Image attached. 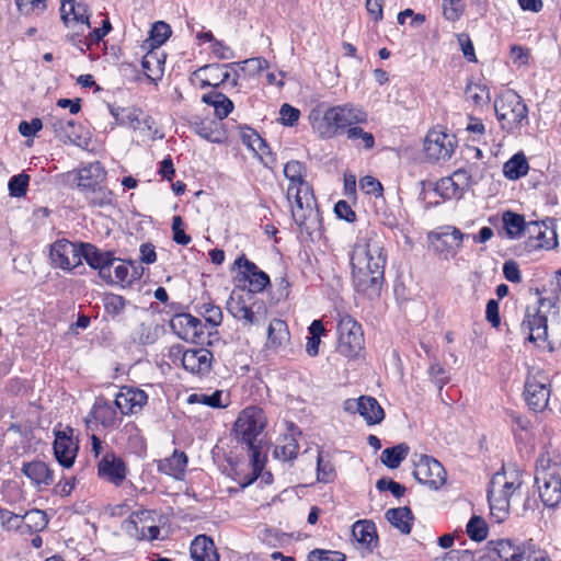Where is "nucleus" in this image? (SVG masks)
Returning a JSON list of instances; mask_svg holds the SVG:
<instances>
[{
  "label": "nucleus",
  "instance_id": "f257e3e1",
  "mask_svg": "<svg viewBox=\"0 0 561 561\" xmlns=\"http://www.w3.org/2000/svg\"><path fill=\"white\" fill-rule=\"evenodd\" d=\"M388 254L385 238L374 231L355 244L352 256V279L356 291L369 298L380 295L385 283Z\"/></svg>",
  "mask_w": 561,
  "mask_h": 561
},
{
  "label": "nucleus",
  "instance_id": "f03ea898",
  "mask_svg": "<svg viewBox=\"0 0 561 561\" xmlns=\"http://www.w3.org/2000/svg\"><path fill=\"white\" fill-rule=\"evenodd\" d=\"M309 121L321 139H332L345 134L353 125L367 124L368 113L362 105L346 102L329 106L323 113L312 110Z\"/></svg>",
  "mask_w": 561,
  "mask_h": 561
},
{
  "label": "nucleus",
  "instance_id": "7ed1b4c3",
  "mask_svg": "<svg viewBox=\"0 0 561 561\" xmlns=\"http://www.w3.org/2000/svg\"><path fill=\"white\" fill-rule=\"evenodd\" d=\"M266 424V415L263 409L257 405L244 408L239 413L233 424V433L237 442L245 445L250 451L254 479L257 478L264 467L261 460L262 447L259 436L263 433Z\"/></svg>",
  "mask_w": 561,
  "mask_h": 561
},
{
  "label": "nucleus",
  "instance_id": "20e7f679",
  "mask_svg": "<svg viewBox=\"0 0 561 561\" xmlns=\"http://www.w3.org/2000/svg\"><path fill=\"white\" fill-rule=\"evenodd\" d=\"M535 483L542 504L556 508L561 502V474L559 456L545 449L536 460Z\"/></svg>",
  "mask_w": 561,
  "mask_h": 561
},
{
  "label": "nucleus",
  "instance_id": "39448f33",
  "mask_svg": "<svg viewBox=\"0 0 561 561\" xmlns=\"http://www.w3.org/2000/svg\"><path fill=\"white\" fill-rule=\"evenodd\" d=\"M494 111L501 129L507 135L519 137L529 125L528 106L514 90H506L494 100Z\"/></svg>",
  "mask_w": 561,
  "mask_h": 561
},
{
  "label": "nucleus",
  "instance_id": "423d86ee",
  "mask_svg": "<svg viewBox=\"0 0 561 561\" xmlns=\"http://www.w3.org/2000/svg\"><path fill=\"white\" fill-rule=\"evenodd\" d=\"M522 486V479L513 474L508 479L506 472H496L488 488V502L492 518L496 523L504 522L510 515V500Z\"/></svg>",
  "mask_w": 561,
  "mask_h": 561
},
{
  "label": "nucleus",
  "instance_id": "0eeeda50",
  "mask_svg": "<svg viewBox=\"0 0 561 561\" xmlns=\"http://www.w3.org/2000/svg\"><path fill=\"white\" fill-rule=\"evenodd\" d=\"M287 199L291 206L294 221L301 229L314 230L320 222V215L311 185H288Z\"/></svg>",
  "mask_w": 561,
  "mask_h": 561
},
{
  "label": "nucleus",
  "instance_id": "6e6552de",
  "mask_svg": "<svg viewBox=\"0 0 561 561\" xmlns=\"http://www.w3.org/2000/svg\"><path fill=\"white\" fill-rule=\"evenodd\" d=\"M336 329L339 334L337 351L347 358H356L365 345L360 323L345 313L340 316Z\"/></svg>",
  "mask_w": 561,
  "mask_h": 561
},
{
  "label": "nucleus",
  "instance_id": "1a4fd4ad",
  "mask_svg": "<svg viewBox=\"0 0 561 561\" xmlns=\"http://www.w3.org/2000/svg\"><path fill=\"white\" fill-rule=\"evenodd\" d=\"M413 476L421 484L438 490L446 483L447 473L443 465L432 456L413 455Z\"/></svg>",
  "mask_w": 561,
  "mask_h": 561
},
{
  "label": "nucleus",
  "instance_id": "9d476101",
  "mask_svg": "<svg viewBox=\"0 0 561 561\" xmlns=\"http://www.w3.org/2000/svg\"><path fill=\"white\" fill-rule=\"evenodd\" d=\"M550 380L541 371L529 374L525 381L524 396L529 409L541 412L548 407Z\"/></svg>",
  "mask_w": 561,
  "mask_h": 561
},
{
  "label": "nucleus",
  "instance_id": "9b49d317",
  "mask_svg": "<svg viewBox=\"0 0 561 561\" xmlns=\"http://www.w3.org/2000/svg\"><path fill=\"white\" fill-rule=\"evenodd\" d=\"M48 124L51 126L55 137L64 144H71L80 148H87L90 137L81 124L72 118L50 116Z\"/></svg>",
  "mask_w": 561,
  "mask_h": 561
},
{
  "label": "nucleus",
  "instance_id": "f8f14e48",
  "mask_svg": "<svg viewBox=\"0 0 561 561\" xmlns=\"http://www.w3.org/2000/svg\"><path fill=\"white\" fill-rule=\"evenodd\" d=\"M539 306H528L525 318L522 322V329L529 332L527 340L531 343L545 342L548 337L547 317L541 312L542 307H552L551 300L539 299Z\"/></svg>",
  "mask_w": 561,
  "mask_h": 561
},
{
  "label": "nucleus",
  "instance_id": "ddd939ff",
  "mask_svg": "<svg viewBox=\"0 0 561 561\" xmlns=\"http://www.w3.org/2000/svg\"><path fill=\"white\" fill-rule=\"evenodd\" d=\"M99 271V276L105 282H112V266L119 261L112 251H103L92 243H81V261Z\"/></svg>",
  "mask_w": 561,
  "mask_h": 561
},
{
  "label": "nucleus",
  "instance_id": "4468645a",
  "mask_svg": "<svg viewBox=\"0 0 561 561\" xmlns=\"http://www.w3.org/2000/svg\"><path fill=\"white\" fill-rule=\"evenodd\" d=\"M50 260L55 267L71 271L81 264V243L58 239L50 245Z\"/></svg>",
  "mask_w": 561,
  "mask_h": 561
},
{
  "label": "nucleus",
  "instance_id": "2eb2a0df",
  "mask_svg": "<svg viewBox=\"0 0 561 561\" xmlns=\"http://www.w3.org/2000/svg\"><path fill=\"white\" fill-rule=\"evenodd\" d=\"M455 149L454 136L442 130H430L424 140V152L430 161L447 160Z\"/></svg>",
  "mask_w": 561,
  "mask_h": 561
},
{
  "label": "nucleus",
  "instance_id": "dca6fc26",
  "mask_svg": "<svg viewBox=\"0 0 561 561\" xmlns=\"http://www.w3.org/2000/svg\"><path fill=\"white\" fill-rule=\"evenodd\" d=\"M530 247L536 249H553L558 244L557 222L553 218L527 224Z\"/></svg>",
  "mask_w": 561,
  "mask_h": 561
},
{
  "label": "nucleus",
  "instance_id": "f3484780",
  "mask_svg": "<svg viewBox=\"0 0 561 561\" xmlns=\"http://www.w3.org/2000/svg\"><path fill=\"white\" fill-rule=\"evenodd\" d=\"M170 328L181 340L190 343H201L205 325L191 313H176L170 320Z\"/></svg>",
  "mask_w": 561,
  "mask_h": 561
},
{
  "label": "nucleus",
  "instance_id": "a211bd4d",
  "mask_svg": "<svg viewBox=\"0 0 561 561\" xmlns=\"http://www.w3.org/2000/svg\"><path fill=\"white\" fill-rule=\"evenodd\" d=\"M65 176L68 183H75L82 193H87L105 181L106 172L100 162H93L78 170L69 171Z\"/></svg>",
  "mask_w": 561,
  "mask_h": 561
},
{
  "label": "nucleus",
  "instance_id": "6ab92c4d",
  "mask_svg": "<svg viewBox=\"0 0 561 561\" xmlns=\"http://www.w3.org/2000/svg\"><path fill=\"white\" fill-rule=\"evenodd\" d=\"M79 450L78 442L73 439V430L70 426L55 431L54 455L64 468H71Z\"/></svg>",
  "mask_w": 561,
  "mask_h": 561
},
{
  "label": "nucleus",
  "instance_id": "aec40b11",
  "mask_svg": "<svg viewBox=\"0 0 561 561\" xmlns=\"http://www.w3.org/2000/svg\"><path fill=\"white\" fill-rule=\"evenodd\" d=\"M344 410L350 413H358L368 425L379 424L385 419L383 409L379 402L370 396L345 400Z\"/></svg>",
  "mask_w": 561,
  "mask_h": 561
},
{
  "label": "nucleus",
  "instance_id": "412c9836",
  "mask_svg": "<svg viewBox=\"0 0 561 561\" xmlns=\"http://www.w3.org/2000/svg\"><path fill=\"white\" fill-rule=\"evenodd\" d=\"M490 558L493 561H527L529 552L535 546L533 542L518 546L508 539L490 541Z\"/></svg>",
  "mask_w": 561,
  "mask_h": 561
},
{
  "label": "nucleus",
  "instance_id": "4be33fe9",
  "mask_svg": "<svg viewBox=\"0 0 561 561\" xmlns=\"http://www.w3.org/2000/svg\"><path fill=\"white\" fill-rule=\"evenodd\" d=\"M147 402L148 394L139 388L124 386L115 394V405L123 415L140 412Z\"/></svg>",
  "mask_w": 561,
  "mask_h": 561
},
{
  "label": "nucleus",
  "instance_id": "5701e85b",
  "mask_svg": "<svg viewBox=\"0 0 561 561\" xmlns=\"http://www.w3.org/2000/svg\"><path fill=\"white\" fill-rule=\"evenodd\" d=\"M179 352H182L181 363L186 371L201 376H206L210 373L214 356L209 350L201 347L185 351L179 350Z\"/></svg>",
  "mask_w": 561,
  "mask_h": 561
},
{
  "label": "nucleus",
  "instance_id": "b1692460",
  "mask_svg": "<svg viewBox=\"0 0 561 561\" xmlns=\"http://www.w3.org/2000/svg\"><path fill=\"white\" fill-rule=\"evenodd\" d=\"M233 265L240 270L241 279L249 283L251 293H261L270 284L268 275L248 260L244 254L237 257Z\"/></svg>",
  "mask_w": 561,
  "mask_h": 561
},
{
  "label": "nucleus",
  "instance_id": "393cba45",
  "mask_svg": "<svg viewBox=\"0 0 561 561\" xmlns=\"http://www.w3.org/2000/svg\"><path fill=\"white\" fill-rule=\"evenodd\" d=\"M98 474L115 485H121L126 479L127 467L121 457L107 451L98 463Z\"/></svg>",
  "mask_w": 561,
  "mask_h": 561
},
{
  "label": "nucleus",
  "instance_id": "a878e982",
  "mask_svg": "<svg viewBox=\"0 0 561 561\" xmlns=\"http://www.w3.org/2000/svg\"><path fill=\"white\" fill-rule=\"evenodd\" d=\"M190 124L196 135L209 142L222 144L227 139V131L220 121L194 117Z\"/></svg>",
  "mask_w": 561,
  "mask_h": 561
},
{
  "label": "nucleus",
  "instance_id": "bb28decb",
  "mask_svg": "<svg viewBox=\"0 0 561 561\" xmlns=\"http://www.w3.org/2000/svg\"><path fill=\"white\" fill-rule=\"evenodd\" d=\"M118 411L115 401L111 402L105 397L99 396L93 403L91 415L103 427L114 428L117 427L122 421L118 416Z\"/></svg>",
  "mask_w": 561,
  "mask_h": 561
},
{
  "label": "nucleus",
  "instance_id": "cd10ccee",
  "mask_svg": "<svg viewBox=\"0 0 561 561\" xmlns=\"http://www.w3.org/2000/svg\"><path fill=\"white\" fill-rule=\"evenodd\" d=\"M190 554L193 561H219L214 540L206 535H198L191 542Z\"/></svg>",
  "mask_w": 561,
  "mask_h": 561
},
{
  "label": "nucleus",
  "instance_id": "c85d7f7f",
  "mask_svg": "<svg viewBox=\"0 0 561 561\" xmlns=\"http://www.w3.org/2000/svg\"><path fill=\"white\" fill-rule=\"evenodd\" d=\"M187 461L188 459L184 451L174 449L170 457L158 461V471L176 480H181L184 476Z\"/></svg>",
  "mask_w": 561,
  "mask_h": 561
},
{
  "label": "nucleus",
  "instance_id": "c756f323",
  "mask_svg": "<svg viewBox=\"0 0 561 561\" xmlns=\"http://www.w3.org/2000/svg\"><path fill=\"white\" fill-rule=\"evenodd\" d=\"M22 472L37 488H41L42 485L47 486L54 482L53 471L44 461L41 460H33L23 463Z\"/></svg>",
  "mask_w": 561,
  "mask_h": 561
},
{
  "label": "nucleus",
  "instance_id": "7c9ffc66",
  "mask_svg": "<svg viewBox=\"0 0 561 561\" xmlns=\"http://www.w3.org/2000/svg\"><path fill=\"white\" fill-rule=\"evenodd\" d=\"M60 18L66 27L70 26V22H90L88 4L73 0H60Z\"/></svg>",
  "mask_w": 561,
  "mask_h": 561
},
{
  "label": "nucleus",
  "instance_id": "2f4dec72",
  "mask_svg": "<svg viewBox=\"0 0 561 561\" xmlns=\"http://www.w3.org/2000/svg\"><path fill=\"white\" fill-rule=\"evenodd\" d=\"M289 434H286L282 437L278 445H276L274 449V456L277 459L284 460V461H290L294 460L299 451V444L295 437L296 434H300L299 428L294 424L290 423L289 425Z\"/></svg>",
  "mask_w": 561,
  "mask_h": 561
},
{
  "label": "nucleus",
  "instance_id": "473e14b6",
  "mask_svg": "<svg viewBox=\"0 0 561 561\" xmlns=\"http://www.w3.org/2000/svg\"><path fill=\"white\" fill-rule=\"evenodd\" d=\"M352 535L362 546L373 551L378 543L376 525L371 520H357L352 528Z\"/></svg>",
  "mask_w": 561,
  "mask_h": 561
},
{
  "label": "nucleus",
  "instance_id": "72a5a7b5",
  "mask_svg": "<svg viewBox=\"0 0 561 561\" xmlns=\"http://www.w3.org/2000/svg\"><path fill=\"white\" fill-rule=\"evenodd\" d=\"M108 110L112 116L115 118L116 124L128 127L133 130L141 128L140 119L144 115V112L140 108L134 106L119 107L108 104Z\"/></svg>",
  "mask_w": 561,
  "mask_h": 561
},
{
  "label": "nucleus",
  "instance_id": "f704fd0d",
  "mask_svg": "<svg viewBox=\"0 0 561 561\" xmlns=\"http://www.w3.org/2000/svg\"><path fill=\"white\" fill-rule=\"evenodd\" d=\"M202 102L213 106L216 119L222 122L224 118L233 111V102L224 93L213 90L202 96Z\"/></svg>",
  "mask_w": 561,
  "mask_h": 561
},
{
  "label": "nucleus",
  "instance_id": "c9c22d12",
  "mask_svg": "<svg viewBox=\"0 0 561 561\" xmlns=\"http://www.w3.org/2000/svg\"><path fill=\"white\" fill-rule=\"evenodd\" d=\"M385 517L401 534L409 535L411 533L414 516L409 506L389 508Z\"/></svg>",
  "mask_w": 561,
  "mask_h": 561
},
{
  "label": "nucleus",
  "instance_id": "e433bc0d",
  "mask_svg": "<svg viewBox=\"0 0 561 561\" xmlns=\"http://www.w3.org/2000/svg\"><path fill=\"white\" fill-rule=\"evenodd\" d=\"M290 339L287 323L282 319H273L267 329V347L277 350L285 346Z\"/></svg>",
  "mask_w": 561,
  "mask_h": 561
},
{
  "label": "nucleus",
  "instance_id": "4c0bfd02",
  "mask_svg": "<svg viewBox=\"0 0 561 561\" xmlns=\"http://www.w3.org/2000/svg\"><path fill=\"white\" fill-rule=\"evenodd\" d=\"M141 67L144 69V73L149 80L154 81L156 79H160L163 75L164 68L163 54L157 49L149 50L142 57Z\"/></svg>",
  "mask_w": 561,
  "mask_h": 561
},
{
  "label": "nucleus",
  "instance_id": "58836bf2",
  "mask_svg": "<svg viewBox=\"0 0 561 561\" xmlns=\"http://www.w3.org/2000/svg\"><path fill=\"white\" fill-rule=\"evenodd\" d=\"M227 309L233 318L243 321L245 325H252L256 321L253 310L245 304L241 296H231L227 302Z\"/></svg>",
  "mask_w": 561,
  "mask_h": 561
},
{
  "label": "nucleus",
  "instance_id": "ea45409f",
  "mask_svg": "<svg viewBox=\"0 0 561 561\" xmlns=\"http://www.w3.org/2000/svg\"><path fill=\"white\" fill-rule=\"evenodd\" d=\"M503 229L510 239H517L524 231H527V224L524 216L511 210L502 215Z\"/></svg>",
  "mask_w": 561,
  "mask_h": 561
},
{
  "label": "nucleus",
  "instance_id": "a19ab883",
  "mask_svg": "<svg viewBox=\"0 0 561 561\" xmlns=\"http://www.w3.org/2000/svg\"><path fill=\"white\" fill-rule=\"evenodd\" d=\"M528 161L523 152L515 153L503 165V173L510 180H518L527 174Z\"/></svg>",
  "mask_w": 561,
  "mask_h": 561
},
{
  "label": "nucleus",
  "instance_id": "79ce46f5",
  "mask_svg": "<svg viewBox=\"0 0 561 561\" xmlns=\"http://www.w3.org/2000/svg\"><path fill=\"white\" fill-rule=\"evenodd\" d=\"M89 205L93 207H106L114 204V194L111 190L102 184L94 186L84 193Z\"/></svg>",
  "mask_w": 561,
  "mask_h": 561
},
{
  "label": "nucleus",
  "instance_id": "37998d69",
  "mask_svg": "<svg viewBox=\"0 0 561 561\" xmlns=\"http://www.w3.org/2000/svg\"><path fill=\"white\" fill-rule=\"evenodd\" d=\"M409 446L404 443L383 449L381 462L389 469L398 468L409 454Z\"/></svg>",
  "mask_w": 561,
  "mask_h": 561
},
{
  "label": "nucleus",
  "instance_id": "c03bdc74",
  "mask_svg": "<svg viewBox=\"0 0 561 561\" xmlns=\"http://www.w3.org/2000/svg\"><path fill=\"white\" fill-rule=\"evenodd\" d=\"M68 28L70 31L66 35L67 42L77 47L82 54H85L84 44H87V35H84V33L91 28V23L70 22V26Z\"/></svg>",
  "mask_w": 561,
  "mask_h": 561
},
{
  "label": "nucleus",
  "instance_id": "a18cd8bd",
  "mask_svg": "<svg viewBox=\"0 0 561 561\" xmlns=\"http://www.w3.org/2000/svg\"><path fill=\"white\" fill-rule=\"evenodd\" d=\"M344 135L346 136V139L354 142L356 147L370 150L375 146L374 135L364 130L362 125H353Z\"/></svg>",
  "mask_w": 561,
  "mask_h": 561
},
{
  "label": "nucleus",
  "instance_id": "49530a36",
  "mask_svg": "<svg viewBox=\"0 0 561 561\" xmlns=\"http://www.w3.org/2000/svg\"><path fill=\"white\" fill-rule=\"evenodd\" d=\"M104 311L112 320H116L126 309L128 301L121 295L107 293L103 299Z\"/></svg>",
  "mask_w": 561,
  "mask_h": 561
},
{
  "label": "nucleus",
  "instance_id": "de8ad7c7",
  "mask_svg": "<svg viewBox=\"0 0 561 561\" xmlns=\"http://www.w3.org/2000/svg\"><path fill=\"white\" fill-rule=\"evenodd\" d=\"M284 175L289 181V185L302 186L309 184L306 180V167L302 162L297 160L288 161L284 167Z\"/></svg>",
  "mask_w": 561,
  "mask_h": 561
},
{
  "label": "nucleus",
  "instance_id": "09e8293b",
  "mask_svg": "<svg viewBox=\"0 0 561 561\" xmlns=\"http://www.w3.org/2000/svg\"><path fill=\"white\" fill-rule=\"evenodd\" d=\"M427 373L431 381L438 388L440 393L444 386L450 380L448 370L437 360L436 356H432Z\"/></svg>",
  "mask_w": 561,
  "mask_h": 561
},
{
  "label": "nucleus",
  "instance_id": "8fccbe9b",
  "mask_svg": "<svg viewBox=\"0 0 561 561\" xmlns=\"http://www.w3.org/2000/svg\"><path fill=\"white\" fill-rule=\"evenodd\" d=\"M336 478L334 466L330 459H324L322 451L317 457V480L321 483L333 482Z\"/></svg>",
  "mask_w": 561,
  "mask_h": 561
},
{
  "label": "nucleus",
  "instance_id": "3c124183",
  "mask_svg": "<svg viewBox=\"0 0 561 561\" xmlns=\"http://www.w3.org/2000/svg\"><path fill=\"white\" fill-rule=\"evenodd\" d=\"M488 525L485 520L477 515H473L467 524V534L471 540L482 541L488 536Z\"/></svg>",
  "mask_w": 561,
  "mask_h": 561
},
{
  "label": "nucleus",
  "instance_id": "603ef678",
  "mask_svg": "<svg viewBox=\"0 0 561 561\" xmlns=\"http://www.w3.org/2000/svg\"><path fill=\"white\" fill-rule=\"evenodd\" d=\"M172 31L168 23L158 21L152 24L150 30V41L152 47H159L167 42Z\"/></svg>",
  "mask_w": 561,
  "mask_h": 561
},
{
  "label": "nucleus",
  "instance_id": "864d4df0",
  "mask_svg": "<svg viewBox=\"0 0 561 561\" xmlns=\"http://www.w3.org/2000/svg\"><path fill=\"white\" fill-rule=\"evenodd\" d=\"M465 12L462 0H443V15L450 22L458 21Z\"/></svg>",
  "mask_w": 561,
  "mask_h": 561
},
{
  "label": "nucleus",
  "instance_id": "5fc2aeb1",
  "mask_svg": "<svg viewBox=\"0 0 561 561\" xmlns=\"http://www.w3.org/2000/svg\"><path fill=\"white\" fill-rule=\"evenodd\" d=\"M199 313L211 327H218L222 322V311L220 307L213 302H204L199 307Z\"/></svg>",
  "mask_w": 561,
  "mask_h": 561
},
{
  "label": "nucleus",
  "instance_id": "6e6d98bb",
  "mask_svg": "<svg viewBox=\"0 0 561 561\" xmlns=\"http://www.w3.org/2000/svg\"><path fill=\"white\" fill-rule=\"evenodd\" d=\"M221 396L222 392L220 390L214 391L211 394H205V393H193L188 397V402L194 403L198 402L205 405H208L210 408H225V404L221 402Z\"/></svg>",
  "mask_w": 561,
  "mask_h": 561
},
{
  "label": "nucleus",
  "instance_id": "4d7b16f0",
  "mask_svg": "<svg viewBox=\"0 0 561 561\" xmlns=\"http://www.w3.org/2000/svg\"><path fill=\"white\" fill-rule=\"evenodd\" d=\"M15 4L22 14H41L46 8V0H15Z\"/></svg>",
  "mask_w": 561,
  "mask_h": 561
},
{
  "label": "nucleus",
  "instance_id": "13d9d810",
  "mask_svg": "<svg viewBox=\"0 0 561 561\" xmlns=\"http://www.w3.org/2000/svg\"><path fill=\"white\" fill-rule=\"evenodd\" d=\"M30 176L26 174H18L9 181V192L13 197H21L26 194Z\"/></svg>",
  "mask_w": 561,
  "mask_h": 561
},
{
  "label": "nucleus",
  "instance_id": "bf43d9fd",
  "mask_svg": "<svg viewBox=\"0 0 561 561\" xmlns=\"http://www.w3.org/2000/svg\"><path fill=\"white\" fill-rule=\"evenodd\" d=\"M172 239L176 244L187 245L192 238L184 231V222L181 216H174L172 219Z\"/></svg>",
  "mask_w": 561,
  "mask_h": 561
},
{
  "label": "nucleus",
  "instance_id": "052dcab7",
  "mask_svg": "<svg viewBox=\"0 0 561 561\" xmlns=\"http://www.w3.org/2000/svg\"><path fill=\"white\" fill-rule=\"evenodd\" d=\"M279 121L284 126H296L300 118V111L288 103H284L279 110Z\"/></svg>",
  "mask_w": 561,
  "mask_h": 561
},
{
  "label": "nucleus",
  "instance_id": "680f3d73",
  "mask_svg": "<svg viewBox=\"0 0 561 561\" xmlns=\"http://www.w3.org/2000/svg\"><path fill=\"white\" fill-rule=\"evenodd\" d=\"M466 96L471 100L474 104L479 105L490 99L489 89L481 84H469L466 88Z\"/></svg>",
  "mask_w": 561,
  "mask_h": 561
},
{
  "label": "nucleus",
  "instance_id": "e2e57ef3",
  "mask_svg": "<svg viewBox=\"0 0 561 561\" xmlns=\"http://www.w3.org/2000/svg\"><path fill=\"white\" fill-rule=\"evenodd\" d=\"M307 561H345L340 551L314 549L308 553Z\"/></svg>",
  "mask_w": 561,
  "mask_h": 561
},
{
  "label": "nucleus",
  "instance_id": "0e129e2a",
  "mask_svg": "<svg viewBox=\"0 0 561 561\" xmlns=\"http://www.w3.org/2000/svg\"><path fill=\"white\" fill-rule=\"evenodd\" d=\"M236 65V62H231L228 65L211 64L201 67L197 72L204 76L203 79H209L213 82H218L220 80V76H218L220 71L225 68H232Z\"/></svg>",
  "mask_w": 561,
  "mask_h": 561
},
{
  "label": "nucleus",
  "instance_id": "69168bd1",
  "mask_svg": "<svg viewBox=\"0 0 561 561\" xmlns=\"http://www.w3.org/2000/svg\"><path fill=\"white\" fill-rule=\"evenodd\" d=\"M254 153L260 159L261 163L271 170L274 169L276 164V156L272 152L270 146L265 141V147H261L259 144L252 149Z\"/></svg>",
  "mask_w": 561,
  "mask_h": 561
},
{
  "label": "nucleus",
  "instance_id": "338daca9",
  "mask_svg": "<svg viewBox=\"0 0 561 561\" xmlns=\"http://www.w3.org/2000/svg\"><path fill=\"white\" fill-rule=\"evenodd\" d=\"M359 187L366 194L380 196L382 194L381 183L374 176L366 175L359 180Z\"/></svg>",
  "mask_w": 561,
  "mask_h": 561
},
{
  "label": "nucleus",
  "instance_id": "774afa93",
  "mask_svg": "<svg viewBox=\"0 0 561 561\" xmlns=\"http://www.w3.org/2000/svg\"><path fill=\"white\" fill-rule=\"evenodd\" d=\"M241 140L251 150L256 146V144L261 147H265V139L250 127L241 128Z\"/></svg>",
  "mask_w": 561,
  "mask_h": 561
}]
</instances>
